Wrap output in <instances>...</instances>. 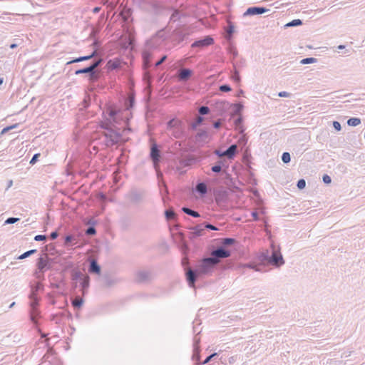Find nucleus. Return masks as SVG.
<instances>
[{
	"label": "nucleus",
	"instance_id": "obj_1",
	"mask_svg": "<svg viewBox=\"0 0 365 365\" xmlns=\"http://www.w3.org/2000/svg\"><path fill=\"white\" fill-rule=\"evenodd\" d=\"M216 260L211 256L204 257L200 262L196 269H188L186 270V280L190 287H195L197 277L200 274H207L217 266Z\"/></svg>",
	"mask_w": 365,
	"mask_h": 365
},
{
	"label": "nucleus",
	"instance_id": "obj_2",
	"mask_svg": "<svg viewBox=\"0 0 365 365\" xmlns=\"http://www.w3.org/2000/svg\"><path fill=\"white\" fill-rule=\"evenodd\" d=\"M166 38L164 29H162L146 41L145 48L142 53L143 68L146 70L152 66L151 59L153 58L154 52L158 48L161 42Z\"/></svg>",
	"mask_w": 365,
	"mask_h": 365
},
{
	"label": "nucleus",
	"instance_id": "obj_3",
	"mask_svg": "<svg viewBox=\"0 0 365 365\" xmlns=\"http://www.w3.org/2000/svg\"><path fill=\"white\" fill-rule=\"evenodd\" d=\"M100 126L104 130L99 138L103 145L110 148L120 142L122 135L120 128H117L115 125H109L107 122H101Z\"/></svg>",
	"mask_w": 365,
	"mask_h": 365
},
{
	"label": "nucleus",
	"instance_id": "obj_4",
	"mask_svg": "<svg viewBox=\"0 0 365 365\" xmlns=\"http://www.w3.org/2000/svg\"><path fill=\"white\" fill-rule=\"evenodd\" d=\"M167 130L177 139L182 138L185 135L183 123L178 118H172L167 123Z\"/></svg>",
	"mask_w": 365,
	"mask_h": 365
},
{
	"label": "nucleus",
	"instance_id": "obj_5",
	"mask_svg": "<svg viewBox=\"0 0 365 365\" xmlns=\"http://www.w3.org/2000/svg\"><path fill=\"white\" fill-rule=\"evenodd\" d=\"M106 106V110L103 112L105 118L103 122H107L109 125H114L113 123H117L120 110L113 104L109 103Z\"/></svg>",
	"mask_w": 365,
	"mask_h": 365
},
{
	"label": "nucleus",
	"instance_id": "obj_6",
	"mask_svg": "<svg viewBox=\"0 0 365 365\" xmlns=\"http://www.w3.org/2000/svg\"><path fill=\"white\" fill-rule=\"evenodd\" d=\"M188 36L189 32L185 26L178 27L173 31L170 35V41L175 46L183 41Z\"/></svg>",
	"mask_w": 365,
	"mask_h": 365
},
{
	"label": "nucleus",
	"instance_id": "obj_7",
	"mask_svg": "<svg viewBox=\"0 0 365 365\" xmlns=\"http://www.w3.org/2000/svg\"><path fill=\"white\" fill-rule=\"evenodd\" d=\"M161 152L155 142H153L150 145V158L153 163L155 170L159 169V163L160 162Z\"/></svg>",
	"mask_w": 365,
	"mask_h": 365
},
{
	"label": "nucleus",
	"instance_id": "obj_8",
	"mask_svg": "<svg viewBox=\"0 0 365 365\" xmlns=\"http://www.w3.org/2000/svg\"><path fill=\"white\" fill-rule=\"evenodd\" d=\"M285 263L283 256L279 250L275 249L274 246L272 245V253L269 255V264L276 267H280Z\"/></svg>",
	"mask_w": 365,
	"mask_h": 365
},
{
	"label": "nucleus",
	"instance_id": "obj_9",
	"mask_svg": "<svg viewBox=\"0 0 365 365\" xmlns=\"http://www.w3.org/2000/svg\"><path fill=\"white\" fill-rule=\"evenodd\" d=\"M153 273L150 269H140L135 273V281L138 283H148L153 279Z\"/></svg>",
	"mask_w": 365,
	"mask_h": 365
},
{
	"label": "nucleus",
	"instance_id": "obj_10",
	"mask_svg": "<svg viewBox=\"0 0 365 365\" xmlns=\"http://www.w3.org/2000/svg\"><path fill=\"white\" fill-rule=\"evenodd\" d=\"M55 258L40 257L37 259L36 267L39 272L44 273L46 270L51 268V264L54 263Z\"/></svg>",
	"mask_w": 365,
	"mask_h": 365
},
{
	"label": "nucleus",
	"instance_id": "obj_11",
	"mask_svg": "<svg viewBox=\"0 0 365 365\" xmlns=\"http://www.w3.org/2000/svg\"><path fill=\"white\" fill-rule=\"evenodd\" d=\"M231 256V252L223 247H219L211 252V257L216 260L217 264L220 263V259H225Z\"/></svg>",
	"mask_w": 365,
	"mask_h": 365
},
{
	"label": "nucleus",
	"instance_id": "obj_12",
	"mask_svg": "<svg viewBox=\"0 0 365 365\" xmlns=\"http://www.w3.org/2000/svg\"><path fill=\"white\" fill-rule=\"evenodd\" d=\"M145 195L143 190L132 189L128 194V198L133 204H140L143 202Z\"/></svg>",
	"mask_w": 365,
	"mask_h": 365
},
{
	"label": "nucleus",
	"instance_id": "obj_13",
	"mask_svg": "<svg viewBox=\"0 0 365 365\" xmlns=\"http://www.w3.org/2000/svg\"><path fill=\"white\" fill-rule=\"evenodd\" d=\"M214 43V38L211 36H205L202 38L195 41L192 45V48H204Z\"/></svg>",
	"mask_w": 365,
	"mask_h": 365
},
{
	"label": "nucleus",
	"instance_id": "obj_14",
	"mask_svg": "<svg viewBox=\"0 0 365 365\" xmlns=\"http://www.w3.org/2000/svg\"><path fill=\"white\" fill-rule=\"evenodd\" d=\"M195 158L192 155H187L184 158H178V162H176L177 169L180 170L183 168L190 166L195 163Z\"/></svg>",
	"mask_w": 365,
	"mask_h": 365
},
{
	"label": "nucleus",
	"instance_id": "obj_15",
	"mask_svg": "<svg viewBox=\"0 0 365 365\" xmlns=\"http://www.w3.org/2000/svg\"><path fill=\"white\" fill-rule=\"evenodd\" d=\"M193 71L190 68H180L177 72V78L179 81H187L192 76Z\"/></svg>",
	"mask_w": 365,
	"mask_h": 365
},
{
	"label": "nucleus",
	"instance_id": "obj_16",
	"mask_svg": "<svg viewBox=\"0 0 365 365\" xmlns=\"http://www.w3.org/2000/svg\"><path fill=\"white\" fill-rule=\"evenodd\" d=\"M269 10L265 7L252 6L249 7L244 13V16H254L262 14Z\"/></svg>",
	"mask_w": 365,
	"mask_h": 365
},
{
	"label": "nucleus",
	"instance_id": "obj_17",
	"mask_svg": "<svg viewBox=\"0 0 365 365\" xmlns=\"http://www.w3.org/2000/svg\"><path fill=\"white\" fill-rule=\"evenodd\" d=\"M54 263L59 264L63 267V271L66 272L70 269H72L74 266L73 262L68 261L66 258L56 257Z\"/></svg>",
	"mask_w": 365,
	"mask_h": 365
},
{
	"label": "nucleus",
	"instance_id": "obj_18",
	"mask_svg": "<svg viewBox=\"0 0 365 365\" xmlns=\"http://www.w3.org/2000/svg\"><path fill=\"white\" fill-rule=\"evenodd\" d=\"M135 91L133 90H130L127 97L125 99L124 106L126 110H129L133 108L135 105Z\"/></svg>",
	"mask_w": 365,
	"mask_h": 365
},
{
	"label": "nucleus",
	"instance_id": "obj_19",
	"mask_svg": "<svg viewBox=\"0 0 365 365\" xmlns=\"http://www.w3.org/2000/svg\"><path fill=\"white\" fill-rule=\"evenodd\" d=\"M192 231L190 232V239L196 238L202 235L203 231L205 230V225L199 224L190 228Z\"/></svg>",
	"mask_w": 365,
	"mask_h": 365
},
{
	"label": "nucleus",
	"instance_id": "obj_20",
	"mask_svg": "<svg viewBox=\"0 0 365 365\" xmlns=\"http://www.w3.org/2000/svg\"><path fill=\"white\" fill-rule=\"evenodd\" d=\"M210 134L205 130L200 129L195 135V140L197 142L207 143L209 141Z\"/></svg>",
	"mask_w": 365,
	"mask_h": 365
},
{
	"label": "nucleus",
	"instance_id": "obj_21",
	"mask_svg": "<svg viewBox=\"0 0 365 365\" xmlns=\"http://www.w3.org/2000/svg\"><path fill=\"white\" fill-rule=\"evenodd\" d=\"M121 61L118 58L110 59L106 63V68L108 71H113L120 68Z\"/></svg>",
	"mask_w": 365,
	"mask_h": 365
},
{
	"label": "nucleus",
	"instance_id": "obj_22",
	"mask_svg": "<svg viewBox=\"0 0 365 365\" xmlns=\"http://www.w3.org/2000/svg\"><path fill=\"white\" fill-rule=\"evenodd\" d=\"M41 317L40 311L38 309H30L29 318L31 322L36 326L38 325V320Z\"/></svg>",
	"mask_w": 365,
	"mask_h": 365
},
{
	"label": "nucleus",
	"instance_id": "obj_23",
	"mask_svg": "<svg viewBox=\"0 0 365 365\" xmlns=\"http://www.w3.org/2000/svg\"><path fill=\"white\" fill-rule=\"evenodd\" d=\"M101 271V266L98 264L96 259H92L90 262V264L88 267V272L91 274H100Z\"/></svg>",
	"mask_w": 365,
	"mask_h": 365
},
{
	"label": "nucleus",
	"instance_id": "obj_24",
	"mask_svg": "<svg viewBox=\"0 0 365 365\" xmlns=\"http://www.w3.org/2000/svg\"><path fill=\"white\" fill-rule=\"evenodd\" d=\"M235 32V26L230 21L227 22V26L225 29V38L227 41H230L232 38L233 33Z\"/></svg>",
	"mask_w": 365,
	"mask_h": 365
},
{
	"label": "nucleus",
	"instance_id": "obj_25",
	"mask_svg": "<svg viewBox=\"0 0 365 365\" xmlns=\"http://www.w3.org/2000/svg\"><path fill=\"white\" fill-rule=\"evenodd\" d=\"M237 152V146L235 144H232L223 151V154H225L228 159H232L235 156Z\"/></svg>",
	"mask_w": 365,
	"mask_h": 365
},
{
	"label": "nucleus",
	"instance_id": "obj_26",
	"mask_svg": "<svg viewBox=\"0 0 365 365\" xmlns=\"http://www.w3.org/2000/svg\"><path fill=\"white\" fill-rule=\"evenodd\" d=\"M96 54H97L96 50H94L90 55L80 56V57L73 58V60L68 61L66 64L68 65V64H71L73 63H78V62H81V61H88V60L91 59L94 56H96Z\"/></svg>",
	"mask_w": 365,
	"mask_h": 365
},
{
	"label": "nucleus",
	"instance_id": "obj_27",
	"mask_svg": "<svg viewBox=\"0 0 365 365\" xmlns=\"http://www.w3.org/2000/svg\"><path fill=\"white\" fill-rule=\"evenodd\" d=\"M195 191L200 195V196H205L207 192V186L203 182H197L195 185Z\"/></svg>",
	"mask_w": 365,
	"mask_h": 365
},
{
	"label": "nucleus",
	"instance_id": "obj_28",
	"mask_svg": "<svg viewBox=\"0 0 365 365\" xmlns=\"http://www.w3.org/2000/svg\"><path fill=\"white\" fill-rule=\"evenodd\" d=\"M168 58V56L167 55H163L158 61H157L154 64H152V66L148 68V69H144L143 70L145 71V73L146 75L148 76H150V71H149V69L151 68V67H153L154 68H156L158 67H159L163 63H164L166 59Z\"/></svg>",
	"mask_w": 365,
	"mask_h": 365
},
{
	"label": "nucleus",
	"instance_id": "obj_29",
	"mask_svg": "<svg viewBox=\"0 0 365 365\" xmlns=\"http://www.w3.org/2000/svg\"><path fill=\"white\" fill-rule=\"evenodd\" d=\"M184 16L185 15L182 14L178 9H174L170 18V22H176L180 21L181 18Z\"/></svg>",
	"mask_w": 365,
	"mask_h": 365
},
{
	"label": "nucleus",
	"instance_id": "obj_30",
	"mask_svg": "<svg viewBox=\"0 0 365 365\" xmlns=\"http://www.w3.org/2000/svg\"><path fill=\"white\" fill-rule=\"evenodd\" d=\"M215 105L216 108L220 109L222 111H225L231 107V105L226 101H217Z\"/></svg>",
	"mask_w": 365,
	"mask_h": 365
},
{
	"label": "nucleus",
	"instance_id": "obj_31",
	"mask_svg": "<svg viewBox=\"0 0 365 365\" xmlns=\"http://www.w3.org/2000/svg\"><path fill=\"white\" fill-rule=\"evenodd\" d=\"M237 243V240L235 238L226 237L221 239V247L225 248V247L232 246Z\"/></svg>",
	"mask_w": 365,
	"mask_h": 365
},
{
	"label": "nucleus",
	"instance_id": "obj_32",
	"mask_svg": "<svg viewBox=\"0 0 365 365\" xmlns=\"http://www.w3.org/2000/svg\"><path fill=\"white\" fill-rule=\"evenodd\" d=\"M182 211L184 213H185V214H187L188 215H190V216H192L193 217H195V218L200 217V213L198 212H197L195 210H192V209H190V208H189L187 207H182Z\"/></svg>",
	"mask_w": 365,
	"mask_h": 365
},
{
	"label": "nucleus",
	"instance_id": "obj_33",
	"mask_svg": "<svg viewBox=\"0 0 365 365\" xmlns=\"http://www.w3.org/2000/svg\"><path fill=\"white\" fill-rule=\"evenodd\" d=\"M81 286L83 294H85L86 290L89 287V277L88 276L82 277L81 279Z\"/></svg>",
	"mask_w": 365,
	"mask_h": 365
},
{
	"label": "nucleus",
	"instance_id": "obj_34",
	"mask_svg": "<svg viewBox=\"0 0 365 365\" xmlns=\"http://www.w3.org/2000/svg\"><path fill=\"white\" fill-rule=\"evenodd\" d=\"M30 299H31V302H30V309H38V297L34 294V293H31L30 294Z\"/></svg>",
	"mask_w": 365,
	"mask_h": 365
},
{
	"label": "nucleus",
	"instance_id": "obj_35",
	"mask_svg": "<svg viewBox=\"0 0 365 365\" xmlns=\"http://www.w3.org/2000/svg\"><path fill=\"white\" fill-rule=\"evenodd\" d=\"M205 120V118L202 116L197 117L191 124H190V128L192 130H196L197 126L201 125Z\"/></svg>",
	"mask_w": 365,
	"mask_h": 365
},
{
	"label": "nucleus",
	"instance_id": "obj_36",
	"mask_svg": "<svg viewBox=\"0 0 365 365\" xmlns=\"http://www.w3.org/2000/svg\"><path fill=\"white\" fill-rule=\"evenodd\" d=\"M89 81L91 83L96 82L100 78V73L96 70H93L88 75Z\"/></svg>",
	"mask_w": 365,
	"mask_h": 365
},
{
	"label": "nucleus",
	"instance_id": "obj_37",
	"mask_svg": "<svg viewBox=\"0 0 365 365\" xmlns=\"http://www.w3.org/2000/svg\"><path fill=\"white\" fill-rule=\"evenodd\" d=\"M259 259L263 263L269 264V254L268 251L262 252L259 256Z\"/></svg>",
	"mask_w": 365,
	"mask_h": 365
},
{
	"label": "nucleus",
	"instance_id": "obj_38",
	"mask_svg": "<svg viewBox=\"0 0 365 365\" xmlns=\"http://www.w3.org/2000/svg\"><path fill=\"white\" fill-rule=\"evenodd\" d=\"M92 68L91 67V66L89 65L88 66H86L85 68H80V69H78L75 71V74L76 75H80V74H88L92 71Z\"/></svg>",
	"mask_w": 365,
	"mask_h": 365
},
{
	"label": "nucleus",
	"instance_id": "obj_39",
	"mask_svg": "<svg viewBox=\"0 0 365 365\" xmlns=\"http://www.w3.org/2000/svg\"><path fill=\"white\" fill-rule=\"evenodd\" d=\"M71 304L74 308L79 309L83 304V299L79 297L71 301Z\"/></svg>",
	"mask_w": 365,
	"mask_h": 365
},
{
	"label": "nucleus",
	"instance_id": "obj_40",
	"mask_svg": "<svg viewBox=\"0 0 365 365\" xmlns=\"http://www.w3.org/2000/svg\"><path fill=\"white\" fill-rule=\"evenodd\" d=\"M175 215V212L173 208H169L165 211V216L168 220L174 219Z\"/></svg>",
	"mask_w": 365,
	"mask_h": 365
},
{
	"label": "nucleus",
	"instance_id": "obj_41",
	"mask_svg": "<svg viewBox=\"0 0 365 365\" xmlns=\"http://www.w3.org/2000/svg\"><path fill=\"white\" fill-rule=\"evenodd\" d=\"M76 240V237L73 235H68L65 237L64 245L66 246L73 245V241Z\"/></svg>",
	"mask_w": 365,
	"mask_h": 365
},
{
	"label": "nucleus",
	"instance_id": "obj_42",
	"mask_svg": "<svg viewBox=\"0 0 365 365\" xmlns=\"http://www.w3.org/2000/svg\"><path fill=\"white\" fill-rule=\"evenodd\" d=\"M361 123V120L359 118H350L347 120V124L349 126H357Z\"/></svg>",
	"mask_w": 365,
	"mask_h": 365
},
{
	"label": "nucleus",
	"instance_id": "obj_43",
	"mask_svg": "<svg viewBox=\"0 0 365 365\" xmlns=\"http://www.w3.org/2000/svg\"><path fill=\"white\" fill-rule=\"evenodd\" d=\"M192 359L197 362L200 360V348H193Z\"/></svg>",
	"mask_w": 365,
	"mask_h": 365
},
{
	"label": "nucleus",
	"instance_id": "obj_44",
	"mask_svg": "<svg viewBox=\"0 0 365 365\" xmlns=\"http://www.w3.org/2000/svg\"><path fill=\"white\" fill-rule=\"evenodd\" d=\"M227 51L229 53L232 55V61L237 56L238 52L237 51V48L232 44L229 45L227 48Z\"/></svg>",
	"mask_w": 365,
	"mask_h": 365
},
{
	"label": "nucleus",
	"instance_id": "obj_45",
	"mask_svg": "<svg viewBox=\"0 0 365 365\" xmlns=\"http://www.w3.org/2000/svg\"><path fill=\"white\" fill-rule=\"evenodd\" d=\"M302 21L301 19H294L285 25V27H294L302 25Z\"/></svg>",
	"mask_w": 365,
	"mask_h": 365
},
{
	"label": "nucleus",
	"instance_id": "obj_46",
	"mask_svg": "<svg viewBox=\"0 0 365 365\" xmlns=\"http://www.w3.org/2000/svg\"><path fill=\"white\" fill-rule=\"evenodd\" d=\"M221 175L223 176V179L225 180V183L226 185H230V183L232 182V179L231 177V175L227 173L226 171L223 170L221 173Z\"/></svg>",
	"mask_w": 365,
	"mask_h": 365
},
{
	"label": "nucleus",
	"instance_id": "obj_47",
	"mask_svg": "<svg viewBox=\"0 0 365 365\" xmlns=\"http://www.w3.org/2000/svg\"><path fill=\"white\" fill-rule=\"evenodd\" d=\"M82 278V273L78 270L73 269L71 273V279L73 281H77Z\"/></svg>",
	"mask_w": 365,
	"mask_h": 365
},
{
	"label": "nucleus",
	"instance_id": "obj_48",
	"mask_svg": "<svg viewBox=\"0 0 365 365\" xmlns=\"http://www.w3.org/2000/svg\"><path fill=\"white\" fill-rule=\"evenodd\" d=\"M230 105H231V107L233 106L234 113L235 114H240L242 112L243 107H244L241 103H237L230 104Z\"/></svg>",
	"mask_w": 365,
	"mask_h": 365
},
{
	"label": "nucleus",
	"instance_id": "obj_49",
	"mask_svg": "<svg viewBox=\"0 0 365 365\" xmlns=\"http://www.w3.org/2000/svg\"><path fill=\"white\" fill-rule=\"evenodd\" d=\"M210 108L206 106H202L199 107V108H198V113L200 115H207L208 113H210Z\"/></svg>",
	"mask_w": 365,
	"mask_h": 365
},
{
	"label": "nucleus",
	"instance_id": "obj_50",
	"mask_svg": "<svg viewBox=\"0 0 365 365\" xmlns=\"http://www.w3.org/2000/svg\"><path fill=\"white\" fill-rule=\"evenodd\" d=\"M103 62V59L99 58V59L93 61L90 63V66L92 68V70H96V68H98V66L102 65Z\"/></svg>",
	"mask_w": 365,
	"mask_h": 365
},
{
	"label": "nucleus",
	"instance_id": "obj_51",
	"mask_svg": "<svg viewBox=\"0 0 365 365\" xmlns=\"http://www.w3.org/2000/svg\"><path fill=\"white\" fill-rule=\"evenodd\" d=\"M37 252L36 250H29V251H26L24 253H23L22 255H21L18 259H26L29 257H30L31 255L36 253Z\"/></svg>",
	"mask_w": 365,
	"mask_h": 365
},
{
	"label": "nucleus",
	"instance_id": "obj_52",
	"mask_svg": "<svg viewBox=\"0 0 365 365\" xmlns=\"http://www.w3.org/2000/svg\"><path fill=\"white\" fill-rule=\"evenodd\" d=\"M317 61V59L313 57H308L305 58L301 60L300 63L301 64H309V63H314Z\"/></svg>",
	"mask_w": 365,
	"mask_h": 365
},
{
	"label": "nucleus",
	"instance_id": "obj_53",
	"mask_svg": "<svg viewBox=\"0 0 365 365\" xmlns=\"http://www.w3.org/2000/svg\"><path fill=\"white\" fill-rule=\"evenodd\" d=\"M234 67H235V69L232 72V79L237 82V83H239L240 81V73L239 71L235 68V66L234 65Z\"/></svg>",
	"mask_w": 365,
	"mask_h": 365
},
{
	"label": "nucleus",
	"instance_id": "obj_54",
	"mask_svg": "<svg viewBox=\"0 0 365 365\" xmlns=\"http://www.w3.org/2000/svg\"><path fill=\"white\" fill-rule=\"evenodd\" d=\"M243 267H248V268L252 269L256 272H262L260 265H257L255 264L250 263V264H245Z\"/></svg>",
	"mask_w": 365,
	"mask_h": 365
},
{
	"label": "nucleus",
	"instance_id": "obj_55",
	"mask_svg": "<svg viewBox=\"0 0 365 365\" xmlns=\"http://www.w3.org/2000/svg\"><path fill=\"white\" fill-rule=\"evenodd\" d=\"M282 160L284 163H289L291 160V155L288 152H284L282 155Z\"/></svg>",
	"mask_w": 365,
	"mask_h": 365
},
{
	"label": "nucleus",
	"instance_id": "obj_56",
	"mask_svg": "<svg viewBox=\"0 0 365 365\" xmlns=\"http://www.w3.org/2000/svg\"><path fill=\"white\" fill-rule=\"evenodd\" d=\"M225 197V193L224 192H219L215 194V200L217 202H220L224 200Z\"/></svg>",
	"mask_w": 365,
	"mask_h": 365
},
{
	"label": "nucleus",
	"instance_id": "obj_57",
	"mask_svg": "<svg viewBox=\"0 0 365 365\" xmlns=\"http://www.w3.org/2000/svg\"><path fill=\"white\" fill-rule=\"evenodd\" d=\"M182 265L183 266L185 272H186L187 269H191L190 267V264H189V259L187 257H183L182 258Z\"/></svg>",
	"mask_w": 365,
	"mask_h": 365
},
{
	"label": "nucleus",
	"instance_id": "obj_58",
	"mask_svg": "<svg viewBox=\"0 0 365 365\" xmlns=\"http://www.w3.org/2000/svg\"><path fill=\"white\" fill-rule=\"evenodd\" d=\"M96 233V230L93 225L89 226L86 230L87 235H94Z\"/></svg>",
	"mask_w": 365,
	"mask_h": 365
},
{
	"label": "nucleus",
	"instance_id": "obj_59",
	"mask_svg": "<svg viewBox=\"0 0 365 365\" xmlns=\"http://www.w3.org/2000/svg\"><path fill=\"white\" fill-rule=\"evenodd\" d=\"M219 90L222 92H229L232 90V88L228 84H222L220 86Z\"/></svg>",
	"mask_w": 365,
	"mask_h": 365
},
{
	"label": "nucleus",
	"instance_id": "obj_60",
	"mask_svg": "<svg viewBox=\"0 0 365 365\" xmlns=\"http://www.w3.org/2000/svg\"><path fill=\"white\" fill-rule=\"evenodd\" d=\"M19 220V218L11 217L6 220V221L4 222V224L5 225H11V224H14V223L18 222Z\"/></svg>",
	"mask_w": 365,
	"mask_h": 365
},
{
	"label": "nucleus",
	"instance_id": "obj_61",
	"mask_svg": "<svg viewBox=\"0 0 365 365\" xmlns=\"http://www.w3.org/2000/svg\"><path fill=\"white\" fill-rule=\"evenodd\" d=\"M217 355H218V354L216 353V352L209 355L208 356L206 357V359L203 361L201 362V364H207L208 362H210L211 361V359L212 358H214L215 356H216Z\"/></svg>",
	"mask_w": 365,
	"mask_h": 365
},
{
	"label": "nucleus",
	"instance_id": "obj_62",
	"mask_svg": "<svg viewBox=\"0 0 365 365\" xmlns=\"http://www.w3.org/2000/svg\"><path fill=\"white\" fill-rule=\"evenodd\" d=\"M297 186L299 190L304 189L306 186V181L304 179H299L297 181Z\"/></svg>",
	"mask_w": 365,
	"mask_h": 365
},
{
	"label": "nucleus",
	"instance_id": "obj_63",
	"mask_svg": "<svg viewBox=\"0 0 365 365\" xmlns=\"http://www.w3.org/2000/svg\"><path fill=\"white\" fill-rule=\"evenodd\" d=\"M41 154L40 153H36L33 155L32 158L31 159L29 163L31 165H34L37 161H38V158L40 157Z\"/></svg>",
	"mask_w": 365,
	"mask_h": 365
},
{
	"label": "nucleus",
	"instance_id": "obj_64",
	"mask_svg": "<svg viewBox=\"0 0 365 365\" xmlns=\"http://www.w3.org/2000/svg\"><path fill=\"white\" fill-rule=\"evenodd\" d=\"M34 275L36 279H38L40 281L44 280V273L39 272V270L36 271L34 273Z\"/></svg>",
	"mask_w": 365,
	"mask_h": 365
}]
</instances>
